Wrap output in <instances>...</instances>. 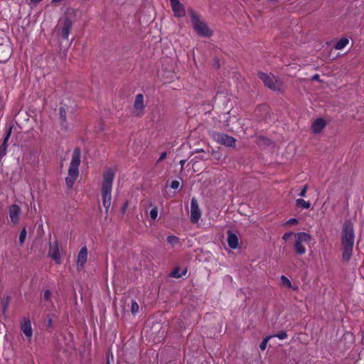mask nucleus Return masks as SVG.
<instances>
[{"label": "nucleus", "mask_w": 364, "mask_h": 364, "mask_svg": "<svg viewBox=\"0 0 364 364\" xmlns=\"http://www.w3.org/2000/svg\"><path fill=\"white\" fill-rule=\"evenodd\" d=\"M354 238L353 224L350 220H346L343 223L341 236L342 259L345 262H348L351 258Z\"/></svg>", "instance_id": "f257e3e1"}, {"label": "nucleus", "mask_w": 364, "mask_h": 364, "mask_svg": "<svg viewBox=\"0 0 364 364\" xmlns=\"http://www.w3.org/2000/svg\"><path fill=\"white\" fill-rule=\"evenodd\" d=\"M80 164V149L76 147L72 154V159L68 168V176L65 178V183L69 189H71L78 176V167Z\"/></svg>", "instance_id": "f03ea898"}, {"label": "nucleus", "mask_w": 364, "mask_h": 364, "mask_svg": "<svg viewBox=\"0 0 364 364\" xmlns=\"http://www.w3.org/2000/svg\"><path fill=\"white\" fill-rule=\"evenodd\" d=\"M114 176V173L111 170H108L103 175L104 180L102 186V196L106 213L108 212L111 205V192Z\"/></svg>", "instance_id": "7ed1b4c3"}, {"label": "nucleus", "mask_w": 364, "mask_h": 364, "mask_svg": "<svg viewBox=\"0 0 364 364\" xmlns=\"http://www.w3.org/2000/svg\"><path fill=\"white\" fill-rule=\"evenodd\" d=\"M189 14L193 28L198 35L207 38L212 36V30L208 28L204 21L200 20L199 16L193 9L189 10Z\"/></svg>", "instance_id": "20e7f679"}, {"label": "nucleus", "mask_w": 364, "mask_h": 364, "mask_svg": "<svg viewBox=\"0 0 364 364\" xmlns=\"http://www.w3.org/2000/svg\"><path fill=\"white\" fill-rule=\"evenodd\" d=\"M312 237L307 232H299L295 235L294 250L297 255H302L306 252V247L303 245L304 242H309L311 240Z\"/></svg>", "instance_id": "39448f33"}, {"label": "nucleus", "mask_w": 364, "mask_h": 364, "mask_svg": "<svg viewBox=\"0 0 364 364\" xmlns=\"http://www.w3.org/2000/svg\"><path fill=\"white\" fill-rule=\"evenodd\" d=\"M213 137L218 144L224 145L227 147H235L236 139L227 134L222 132H214Z\"/></svg>", "instance_id": "423d86ee"}, {"label": "nucleus", "mask_w": 364, "mask_h": 364, "mask_svg": "<svg viewBox=\"0 0 364 364\" xmlns=\"http://www.w3.org/2000/svg\"><path fill=\"white\" fill-rule=\"evenodd\" d=\"M257 75L264 82L265 86L269 89L274 91L279 90L277 80L275 79L274 75H268L267 73H264L261 71L257 72Z\"/></svg>", "instance_id": "0eeeda50"}, {"label": "nucleus", "mask_w": 364, "mask_h": 364, "mask_svg": "<svg viewBox=\"0 0 364 364\" xmlns=\"http://www.w3.org/2000/svg\"><path fill=\"white\" fill-rule=\"evenodd\" d=\"M145 105L144 104V95L138 94L136 95L133 106V113L136 117H140L144 113Z\"/></svg>", "instance_id": "6e6552de"}, {"label": "nucleus", "mask_w": 364, "mask_h": 364, "mask_svg": "<svg viewBox=\"0 0 364 364\" xmlns=\"http://www.w3.org/2000/svg\"><path fill=\"white\" fill-rule=\"evenodd\" d=\"M201 216L200 210L198 207V201L195 198L191 199V222L196 223Z\"/></svg>", "instance_id": "1a4fd4ad"}, {"label": "nucleus", "mask_w": 364, "mask_h": 364, "mask_svg": "<svg viewBox=\"0 0 364 364\" xmlns=\"http://www.w3.org/2000/svg\"><path fill=\"white\" fill-rule=\"evenodd\" d=\"M48 256L55 260L57 264L61 263V257L57 241H55L53 244L50 243Z\"/></svg>", "instance_id": "9d476101"}, {"label": "nucleus", "mask_w": 364, "mask_h": 364, "mask_svg": "<svg viewBox=\"0 0 364 364\" xmlns=\"http://www.w3.org/2000/svg\"><path fill=\"white\" fill-rule=\"evenodd\" d=\"M172 10L177 17H183L186 15L185 8L179 0H170Z\"/></svg>", "instance_id": "9b49d317"}, {"label": "nucleus", "mask_w": 364, "mask_h": 364, "mask_svg": "<svg viewBox=\"0 0 364 364\" xmlns=\"http://www.w3.org/2000/svg\"><path fill=\"white\" fill-rule=\"evenodd\" d=\"M9 218L11 221L14 224H17L19 221V216L21 213L20 207L18 205L13 204L9 208Z\"/></svg>", "instance_id": "f8f14e48"}, {"label": "nucleus", "mask_w": 364, "mask_h": 364, "mask_svg": "<svg viewBox=\"0 0 364 364\" xmlns=\"http://www.w3.org/2000/svg\"><path fill=\"white\" fill-rule=\"evenodd\" d=\"M62 24L61 37L63 39L67 40L73 27V21L68 17H65Z\"/></svg>", "instance_id": "ddd939ff"}, {"label": "nucleus", "mask_w": 364, "mask_h": 364, "mask_svg": "<svg viewBox=\"0 0 364 364\" xmlns=\"http://www.w3.org/2000/svg\"><path fill=\"white\" fill-rule=\"evenodd\" d=\"M12 129V125L9 127L4 137L2 144L0 146V160L6 154L8 147L7 142L11 136Z\"/></svg>", "instance_id": "4468645a"}, {"label": "nucleus", "mask_w": 364, "mask_h": 364, "mask_svg": "<svg viewBox=\"0 0 364 364\" xmlns=\"http://www.w3.org/2000/svg\"><path fill=\"white\" fill-rule=\"evenodd\" d=\"M87 249L86 246H83L80 250L77 257V265L78 269L84 268V265L87 262Z\"/></svg>", "instance_id": "2eb2a0df"}, {"label": "nucleus", "mask_w": 364, "mask_h": 364, "mask_svg": "<svg viewBox=\"0 0 364 364\" xmlns=\"http://www.w3.org/2000/svg\"><path fill=\"white\" fill-rule=\"evenodd\" d=\"M11 57V50L9 46L0 45V63H6Z\"/></svg>", "instance_id": "dca6fc26"}, {"label": "nucleus", "mask_w": 364, "mask_h": 364, "mask_svg": "<svg viewBox=\"0 0 364 364\" xmlns=\"http://www.w3.org/2000/svg\"><path fill=\"white\" fill-rule=\"evenodd\" d=\"M21 328L26 337L31 338L32 336V328L29 318H23L21 323Z\"/></svg>", "instance_id": "f3484780"}, {"label": "nucleus", "mask_w": 364, "mask_h": 364, "mask_svg": "<svg viewBox=\"0 0 364 364\" xmlns=\"http://www.w3.org/2000/svg\"><path fill=\"white\" fill-rule=\"evenodd\" d=\"M326 126V122L322 118L316 119L312 124V130L314 133L318 134Z\"/></svg>", "instance_id": "a211bd4d"}, {"label": "nucleus", "mask_w": 364, "mask_h": 364, "mask_svg": "<svg viewBox=\"0 0 364 364\" xmlns=\"http://www.w3.org/2000/svg\"><path fill=\"white\" fill-rule=\"evenodd\" d=\"M228 244L231 249H235L238 246V237L235 233L231 230L228 231Z\"/></svg>", "instance_id": "6ab92c4d"}, {"label": "nucleus", "mask_w": 364, "mask_h": 364, "mask_svg": "<svg viewBox=\"0 0 364 364\" xmlns=\"http://www.w3.org/2000/svg\"><path fill=\"white\" fill-rule=\"evenodd\" d=\"M257 143L260 146L267 147L273 144V141L269 138L264 136L257 137Z\"/></svg>", "instance_id": "aec40b11"}, {"label": "nucleus", "mask_w": 364, "mask_h": 364, "mask_svg": "<svg viewBox=\"0 0 364 364\" xmlns=\"http://www.w3.org/2000/svg\"><path fill=\"white\" fill-rule=\"evenodd\" d=\"M59 117L60 119L61 125L62 126H66V110L63 107H60L59 108Z\"/></svg>", "instance_id": "412c9836"}, {"label": "nucleus", "mask_w": 364, "mask_h": 364, "mask_svg": "<svg viewBox=\"0 0 364 364\" xmlns=\"http://www.w3.org/2000/svg\"><path fill=\"white\" fill-rule=\"evenodd\" d=\"M296 205L299 208L309 209L311 206V203L302 198H298L296 200Z\"/></svg>", "instance_id": "4be33fe9"}, {"label": "nucleus", "mask_w": 364, "mask_h": 364, "mask_svg": "<svg viewBox=\"0 0 364 364\" xmlns=\"http://www.w3.org/2000/svg\"><path fill=\"white\" fill-rule=\"evenodd\" d=\"M349 41L346 38H341L335 45L334 48L337 50H341L347 46Z\"/></svg>", "instance_id": "5701e85b"}, {"label": "nucleus", "mask_w": 364, "mask_h": 364, "mask_svg": "<svg viewBox=\"0 0 364 364\" xmlns=\"http://www.w3.org/2000/svg\"><path fill=\"white\" fill-rule=\"evenodd\" d=\"M11 299V297L9 295H7L2 299L1 303L2 309H3L4 312H5L7 310Z\"/></svg>", "instance_id": "b1692460"}, {"label": "nucleus", "mask_w": 364, "mask_h": 364, "mask_svg": "<svg viewBox=\"0 0 364 364\" xmlns=\"http://www.w3.org/2000/svg\"><path fill=\"white\" fill-rule=\"evenodd\" d=\"M166 241L168 244L174 246L179 242V238L175 235H169L167 237Z\"/></svg>", "instance_id": "393cba45"}, {"label": "nucleus", "mask_w": 364, "mask_h": 364, "mask_svg": "<svg viewBox=\"0 0 364 364\" xmlns=\"http://www.w3.org/2000/svg\"><path fill=\"white\" fill-rule=\"evenodd\" d=\"M186 273V270H184L183 271L182 273H180L179 272V269L178 268H175L172 272L171 273V276L174 277V278H180L182 275H185Z\"/></svg>", "instance_id": "a878e982"}, {"label": "nucleus", "mask_w": 364, "mask_h": 364, "mask_svg": "<svg viewBox=\"0 0 364 364\" xmlns=\"http://www.w3.org/2000/svg\"><path fill=\"white\" fill-rule=\"evenodd\" d=\"M26 237V228H23L21 230L20 235H19L18 242H19L20 245H22L23 244Z\"/></svg>", "instance_id": "bb28decb"}, {"label": "nucleus", "mask_w": 364, "mask_h": 364, "mask_svg": "<svg viewBox=\"0 0 364 364\" xmlns=\"http://www.w3.org/2000/svg\"><path fill=\"white\" fill-rule=\"evenodd\" d=\"M272 338V336H267L266 338H264L262 341L261 342L260 345H259V348L262 350H264L266 347H267V344L269 341V340Z\"/></svg>", "instance_id": "cd10ccee"}, {"label": "nucleus", "mask_w": 364, "mask_h": 364, "mask_svg": "<svg viewBox=\"0 0 364 364\" xmlns=\"http://www.w3.org/2000/svg\"><path fill=\"white\" fill-rule=\"evenodd\" d=\"M281 281H282V283L284 286L288 287V288H291V282L290 280L286 277L285 276H282L281 277Z\"/></svg>", "instance_id": "c85d7f7f"}, {"label": "nucleus", "mask_w": 364, "mask_h": 364, "mask_svg": "<svg viewBox=\"0 0 364 364\" xmlns=\"http://www.w3.org/2000/svg\"><path fill=\"white\" fill-rule=\"evenodd\" d=\"M139 311V304L135 300L132 301L131 311L133 314H135Z\"/></svg>", "instance_id": "c756f323"}, {"label": "nucleus", "mask_w": 364, "mask_h": 364, "mask_svg": "<svg viewBox=\"0 0 364 364\" xmlns=\"http://www.w3.org/2000/svg\"><path fill=\"white\" fill-rule=\"evenodd\" d=\"M272 337H277L280 340H283V339H285L287 338V333L286 331H280L273 336H272Z\"/></svg>", "instance_id": "7c9ffc66"}, {"label": "nucleus", "mask_w": 364, "mask_h": 364, "mask_svg": "<svg viewBox=\"0 0 364 364\" xmlns=\"http://www.w3.org/2000/svg\"><path fill=\"white\" fill-rule=\"evenodd\" d=\"M209 159H210L209 154H205L203 155H198V156H195V158L193 160H191V162H192L193 160H196V161L198 160L206 161V160H208Z\"/></svg>", "instance_id": "2f4dec72"}, {"label": "nucleus", "mask_w": 364, "mask_h": 364, "mask_svg": "<svg viewBox=\"0 0 364 364\" xmlns=\"http://www.w3.org/2000/svg\"><path fill=\"white\" fill-rule=\"evenodd\" d=\"M51 295H52L51 291L48 289H46L43 293V299L45 301H50V299L51 298Z\"/></svg>", "instance_id": "473e14b6"}, {"label": "nucleus", "mask_w": 364, "mask_h": 364, "mask_svg": "<svg viewBox=\"0 0 364 364\" xmlns=\"http://www.w3.org/2000/svg\"><path fill=\"white\" fill-rule=\"evenodd\" d=\"M211 156H212V157L214 159H216V160H221L222 159V154L219 151H213L211 152Z\"/></svg>", "instance_id": "72a5a7b5"}, {"label": "nucleus", "mask_w": 364, "mask_h": 364, "mask_svg": "<svg viewBox=\"0 0 364 364\" xmlns=\"http://www.w3.org/2000/svg\"><path fill=\"white\" fill-rule=\"evenodd\" d=\"M158 215V210L157 208L155 207L154 208L151 209L150 211V218L152 220H155L157 218Z\"/></svg>", "instance_id": "f704fd0d"}, {"label": "nucleus", "mask_w": 364, "mask_h": 364, "mask_svg": "<svg viewBox=\"0 0 364 364\" xmlns=\"http://www.w3.org/2000/svg\"><path fill=\"white\" fill-rule=\"evenodd\" d=\"M46 326L47 328H53V320L52 318L48 316V318L46 321Z\"/></svg>", "instance_id": "c9c22d12"}, {"label": "nucleus", "mask_w": 364, "mask_h": 364, "mask_svg": "<svg viewBox=\"0 0 364 364\" xmlns=\"http://www.w3.org/2000/svg\"><path fill=\"white\" fill-rule=\"evenodd\" d=\"M299 221L296 218H290L289 220L287 221L286 224L289 225H294L298 224Z\"/></svg>", "instance_id": "e433bc0d"}, {"label": "nucleus", "mask_w": 364, "mask_h": 364, "mask_svg": "<svg viewBox=\"0 0 364 364\" xmlns=\"http://www.w3.org/2000/svg\"><path fill=\"white\" fill-rule=\"evenodd\" d=\"M293 235L294 233L292 232H288L284 234V235L282 236V239L287 241L289 240Z\"/></svg>", "instance_id": "4c0bfd02"}, {"label": "nucleus", "mask_w": 364, "mask_h": 364, "mask_svg": "<svg viewBox=\"0 0 364 364\" xmlns=\"http://www.w3.org/2000/svg\"><path fill=\"white\" fill-rule=\"evenodd\" d=\"M307 190H308V186L307 185H304L303 186L302 189L301 190V191H300L299 195L300 196H301V197H304L306 196Z\"/></svg>", "instance_id": "58836bf2"}, {"label": "nucleus", "mask_w": 364, "mask_h": 364, "mask_svg": "<svg viewBox=\"0 0 364 364\" xmlns=\"http://www.w3.org/2000/svg\"><path fill=\"white\" fill-rule=\"evenodd\" d=\"M180 186V183L178 181H173L171 183V188L173 189H177Z\"/></svg>", "instance_id": "ea45409f"}, {"label": "nucleus", "mask_w": 364, "mask_h": 364, "mask_svg": "<svg viewBox=\"0 0 364 364\" xmlns=\"http://www.w3.org/2000/svg\"><path fill=\"white\" fill-rule=\"evenodd\" d=\"M213 66L216 69H219L220 68L219 59L218 58H215Z\"/></svg>", "instance_id": "a19ab883"}, {"label": "nucleus", "mask_w": 364, "mask_h": 364, "mask_svg": "<svg viewBox=\"0 0 364 364\" xmlns=\"http://www.w3.org/2000/svg\"><path fill=\"white\" fill-rule=\"evenodd\" d=\"M166 157V152H162L160 155V157L159 159H158L157 162H160L161 161H163L164 159H165Z\"/></svg>", "instance_id": "79ce46f5"}, {"label": "nucleus", "mask_w": 364, "mask_h": 364, "mask_svg": "<svg viewBox=\"0 0 364 364\" xmlns=\"http://www.w3.org/2000/svg\"><path fill=\"white\" fill-rule=\"evenodd\" d=\"M311 80H314V81H320V77L318 74H316L312 76L311 77Z\"/></svg>", "instance_id": "37998d69"}, {"label": "nucleus", "mask_w": 364, "mask_h": 364, "mask_svg": "<svg viewBox=\"0 0 364 364\" xmlns=\"http://www.w3.org/2000/svg\"><path fill=\"white\" fill-rule=\"evenodd\" d=\"M186 159H183V160H181V161H180L179 164H181V171H183V166H184V164H185V163H186Z\"/></svg>", "instance_id": "c03bdc74"}, {"label": "nucleus", "mask_w": 364, "mask_h": 364, "mask_svg": "<svg viewBox=\"0 0 364 364\" xmlns=\"http://www.w3.org/2000/svg\"><path fill=\"white\" fill-rule=\"evenodd\" d=\"M43 0H30V1L34 5H37L38 4H39L41 1H42Z\"/></svg>", "instance_id": "a18cd8bd"}, {"label": "nucleus", "mask_w": 364, "mask_h": 364, "mask_svg": "<svg viewBox=\"0 0 364 364\" xmlns=\"http://www.w3.org/2000/svg\"><path fill=\"white\" fill-rule=\"evenodd\" d=\"M127 207V202L125 203V204L122 207V213H124L126 211Z\"/></svg>", "instance_id": "49530a36"}, {"label": "nucleus", "mask_w": 364, "mask_h": 364, "mask_svg": "<svg viewBox=\"0 0 364 364\" xmlns=\"http://www.w3.org/2000/svg\"><path fill=\"white\" fill-rule=\"evenodd\" d=\"M200 152H204L203 149H196L194 151H192V154H194V153H200Z\"/></svg>", "instance_id": "de8ad7c7"}, {"label": "nucleus", "mask_w": 364, "mask_h": 364, "mask_svg": "<svg viewBox=\"0 0 364 364\" xmlns=\"http://www.w3.org/2000/svg\"><path fill=\"white\" fill-rule=\"evenodd\" d=\"M260 109H263L264 111H267V108L266 106H262V107H260L258 110H260Z\"/></svg>", "instance_id": "09e8293b"}, {"label": "nucleus", "mask_w": 364, "mask_h": 364, "mask_svg": "<svg viewBox=\"0 0 364 364\" xmlns=\"http://www.w3.org/2000/svg\"><path fill=\"white\" fill-rule=\"evenodd\" d=\"M291 288L292 289H294V290H296V289H298V287H292V286H291Z\"/></svg>", "instance_id": "8fccbe9b"}, {"label": "nucleus", "mask_w": 364, "mask_h": 364, "mask_svg": "<svg viewBox=\"0 0 364 364\" xmlns=\"http://www.w3.org/2000/svg\"><path fill=\"white\" fill-rule=\"evenodd\" d=\"M107 364H109V360H107Z\"/></svg>", "instance_id": "3c124183"}]
</instances>
